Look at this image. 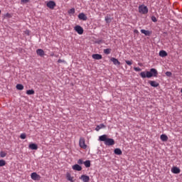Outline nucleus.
I'll return each instance as SVG.
<instances>
[{
  "mask_svg": "<svg viewBox=\"0 0 182 182\" xmlns=\"http://www.w3.org/2000/svg\"><path fill=\"white\" fill-rule=\"evenodd\" d=\"M157 75H159V73L156 68H151L150 71L140 73V76L143 79H146V77L150 79V77H153V76L157 77Z\"/></svg>",
  "mask_w": 182,
  "mask_h": 182,
  "instance_id": "f257e3e1",
  "label": "nucleus"
},
{
  "mask_svg": "<svg viewBox=\"0 0 182 182\" xmlns=\"http://www.w3.org/2000/svg\"><path fill=\"white\" fill-rule=\"evenodd\" d=\"M100 141H104L105 146H114V139L107 138V135L104 134L99 136Z\"/></svg>",
  "mask_w": 182,
  "mask_h": 182,
  "instance_id": "f03ea898",
  "label": "nucleus"
},
{
  "mask_svg": "<svg viewBox=\"0 0 182 182\" xmlns=\"http://www.w3.org/2000/svg\"><path fill=\"white\" fill-rule=\"evenodd\" d=\"M139 14L146 15V14H149V9L147 8V6H146L144 5H140L139 6Z\"/></svg>",
  "mask_w": 182,
  "mask_h": 182,
  "instance_id": "7ed1b4c3",
  "label": "nucleus"
},
{
  "mask_svg": "<svg viewBox=\"0 0 182 182\" xmlns=\"http://www.w3.org/2000/svg\"><path fill=\"white\" fill-rule=\"evenodd\" d=\"M79 146L81 147V149H87V145H86V143L85 142V138L81 137L79 141Z\"/></svg>",
  "mask_w": 182,
  "mask_h": 182,
  "instance_id": "20e7f679",
  "label": "nucleus"
},
{
  "mask_svg": "<svg viewBox=\"0 0 182 182\" xmlns=\"http://www.w3.org/2000/svg\"><path fill=\"white\" fill-rule=\"evenodd\" d=\"M74 31H75L76 33H78V35H83V28L80 26H75L74 28Z\"/></svg>",
  "mask_w": 182,
  "mask_h": 182,
  "instance_id": "39448f33",
  "label": "nucleus"
},
{
  "mask_svg": "<svg viewBox=\"0 0 182 182\" xmlns=\"http://www.w3.org/2000/svg\"><path fill=\"white\" fill-rule=\"evenodd\" d=\"M47 6L50 9H55V6H56V3L53 1H50L47 3Z\"/></svg>",
  "mask_w": 182,
  "mask_h": 182,
  "instance_id": "423d86ee",
  "label": "nucleus"
},
{
  "mask_svg": "<svg viewBox=\"0 0 182 182\" xmlns=\"http://www.w3.org/2000/svg\"><path fill=\"white\" fill-rule=\"evenodd\" d=\"M31 177L32 178V180H39V178H41V176H39L38 173H36V172H33L31 173Z\"/></svg>",
  "mask_w": 182,
  "mask_h": 182,
  "instance_id": "0eeeda50",
  "label": "nucleus"
},
{
  "mask_svg": "<svg viewBox=\"0 0 182 182\" xmlns=\"http://www.w3.org/2000/svg\"><path fill=\"white\" fill-rule=\"evenodd\" d=\"M78 18L80 21H87V16H86V14L84 13H80L78 15Z\"/></svg>",
  "mask_w": 182,
  "mask_h": 182,
  "instance_id": "6e6552de",
  "label": "nucleus"
},
{
  "mask_svg": "<svg viewBox=\"0 0 182 182\" xmlns=\"http://www.w3.org/2000/svg\"><path fill=\"white\" fill-rule=\"evenodd\" d=\"M80 178V180H82L83 182L90 181V178L89 177V176L82 175Z\"/></svg>",
  "mask_w": 182,
  "mask_h": 182,
  "instance_id": "1a4fd4ad",
  "label": "nucleus"
},
{
  "mask_svg": "<svg viewBox=\"0 0 182 182\" xmlns=\"http://www.w3.org/2000/svg\"><path fill=\"white\" fill-rule=\"evenodd\" d=\"M92 59H95V60H100V59H102L103 57L100 54H93L92 55Z\"/></svg>",
  "mask_w": 182,
  "mask_h": 182,
  "instance_id": "9d476101",
  "label": "nucleus"
},
{
  "mask_svg": "<svg viewBox=\"0 0 182 182\" xmlns=\"http://www.w3.org/2000/svg\"><path fill=\"white\" fill-rule=\"evenodd\" d=\"M149 83L151 86H152V87H159V84L154 80H150L149 81Z\"/></svg>",
  "mask_w": 182,
  "mask_h": 182,
  "instance_id": "9b49d317",
  "label": "nucleus"
},
{
  "mask_svg": "<svg viewBox=\"0 0 182 182\" xmlns=\"http://www.w3.org/2000/svg\"><path fill=\"white\" fill-rule=\"evenodd\" d=\"M72 168L75 171H82V166H80L79 164H75L73 166Z\"/></svg>",
  "mask_w": 182,
  "mask_h": 182,
  "instance_id": "f8f14e48",
  "label": "nucleus"
},
{
  "mask_svg": "<svg viewBox=\"0 0 182 182\" xmlns=\"http://www.w3.org/2000/svg\"><path fill=\"white\" fill-rule=\"evenodd\" d=\"M171 171L173 173V174H180L181 170L177 166H173L171 168Z\"/></svg>",
  "mask_w": 182,
  "mask_h": 182,
  "instance_id": "ddd939ff",
  "label": "nucleus"
},
{
  "mask_svg": "<svg viewBox=\"0 0 182 182\" xmlns=\"http://www.w3.org/2000/svg\"><path fill=\"white\" fill-rule=\"evenodd\" d=\"M36 53L38 56H45V51L41 48L36 50Z\"/></svg>",
  "mask_w": 182,
  "mask_h": 182,
  "instance_id": "4468645a",
  "label": "nucleus"
},
{
  "mask_svg": "<svg viewBox=\"0 0 182 182\" xmlns=\"http://www.w3.org/2000/svg\"><path fill=\"white\" fill-rule=\"evenodd\" d=\"M110 60H111V62H112L114 63V65L119 66L120 62L117 58H111Z\"/></svg>",
  "mask_w": 182,
  "mask_h": 182,
  "instance_id": "2eb2a0df",
  "label": "nucleus"
},
{
  "mask_svg": "<svg viewBox=\"0 0 182 182\" xmlns=\"http://www.w3.org/2000/svg\"><path fill=\"white\" fill-rule=\"evenodd\" d=\"M141 33H144V35H145L146 36H150V35H151V32L144 29L141 30Z\"/></svg>",
  "mask_w": 182,
  "mask_h": 182,
  "instance_id": "dca6fc26",
  "label": "nucleus"
},
{
  "mask_svg": "<svg viewBox=\"0 0 182 182\" xmlns=\"http://www.w3.org/2000/svg\"><path fill=\"white\" fill-rule=\"evenodd\" d=\"M28 147L31 150H38V145L36 144H31Z\"/></svg>",
  "mask_w": 182,
  "mask_h": 182,
  "instance_id": "f3484780",
  "label": "nucleus"
},
{
  "mask_svg": "<svg viewBox=\"0 0 182 182\" xmlns=\"http://www.w3.org/2000/svg\"><path fill=\"white\" fill-rule=\"evenodd\" d=\"M66 178L68 180V181L73 182V176L70 175V173L68 172L66 173Z\"/></svg>",
  "mask_w": 182,
  "mask_h": 182,
  "instance_id": "a211bd4d",
  "label": "nucleus"
},
{
  "mask_svg": "<svg viewBox=\"0 0 182 182\" xmlns=\"http://www.w3.org/2000/svg\"><path fill=\"white\" fill-rule=\"evenodd\" d=\"M105 127H106V125L101 124L96 127L95 130H96V132H99V130H100V129H105Z\"/></svg>",
  "mask_w": 182,
  "mask_h": 182,
  "instance_id": "6ab92c4d",
  "label": "nucleus"
},
{
  "mask_svg": "<svg viewBox=\"0 0 182 182\" xmlns=\"http://www.w3.org/2000/svg\"><path fill=\"white\" fill-rule=\"evenodd\" d=\"M114 153L115 154H117V156H121V154H122V149L119 148L115 149L114 151Z\"/></svg>",
  "mask_w": 182,
  "mask_h": 182,
  "instance_id": "aec40b11",
  "label": "nucleus"
},
{
  "mask_svg": "<svg viewBox=\"0 0 182 182\" xmlns=\"http://www.w3.org/2000/svg\"><path fill=\"white\" fill-rule=\"evenodd\" d=\"M159 56H161V58H166V56H167V52L165 50H161L159 52Z\"/></svg>",
  "mask_w": 182,
  "mask_h": 182,
  "instance_id": "412c9836",
  "label": "nucleus"
},
{
  "mask_svg": "<svg viewBox=\"0 0 182 182\" xmlns=\"http://www.w3.org/2000/svg\"><path fill=\"white\" fill-rule=\"evenodd\" d=\"M161 140L162 141H167V140H168V136H167V135H166V134H161Z\"/></svg>",
  "mask_w": 182,
  "mask_h": 182,
  "instance_id": "4be33fe9",
  "label": "nucleus"
},
{
  "mask_svg": "<svg viewBox=\"0 0 182 182\" xmlns=\"http://www.w3.org/2000/svg\"><path fill=\"white\" fill-rule=\"evenodd\" d=\"M16 87L17 90H23V85L21 84H17Z\"/></svg>",
  "mask_w": 182,
  "mask_h": 182,
  "instance_id": "5701e85b",
  "label": "nucleus"
},
{
  "mask_svg": "<svg viewBox=\"0 0 182 182\" xmlns=\"http://www.w3.org/2000/svg\"><path fill=\"white\" fill-rule=\"evenodd\" d=\"M110 52H112V49L110 48H106L104 50V53H105V55H110Z\"/></svg>",
  "mask_w": 182,
  "mask_h": 182,
  "instance_id": "b1692460",
  "label": "nucleus"
},
{
  "mask_svg": "<svg viewBox=\"0 0 182 182\" xmlns=\"http://www.w3.org/2000/svg\"><path fill=\"white\" fill-rule=\"evenodd\" d=\"M26 95H35V90H28L26 91Z\"/></svg>",
  "mask_w": 182,
  "mask_h": 182,
  "instance_id": "393cba45",
  "label": "nucleus"
},
{
  "mask_svg": "<svg viewBox=\"0 0 182 182\" xmlns=\"http://www.w3.org/2000/svg\"><path fill=\"white\" fill-rule=\"evenodd\" d=\"M6 161L4 159H0V167H4V166H6Z\"/></svg>",
  "mask_w": 182,
  "mask_h": 182,
  "instance_id": "a878e982",
  "label": "nucleus"
},
{
  "mask_svg": "<svg viewBox=\"0 0 182 182\" xmlns=\"http://www.w3.org/2000/svg\"><path fill=\"white\" fill-rule=\"evenodd\" d=\"M84 166H85V167L87 168L90 167V160L85 161L84 162Z\"/></svg>",
  "mask_w": 182,
  "mask_h": 182,
  "instance_id": "bb28decb",
  "label": "nucleus"
},
{
  "mask_svg": "<svg viewBox=\"0 0 182 182\" xmlns=\"http://www.w3.org/2000/svg\"><path fill=\"white\" fill-rule=\"evenodd\" d=\"M20 139H22V140H25L26 139V134L23 133L20 135Z\"/></svg>",
  "mask_w": 182,
  "mask_h": 182,
  "instance_id": "cd10ccee",
  "label": "nucleus"
},
{
  "mask_svg": "<svg viewBox=\"0 0 182 182\" xmlns=\"http://www.w3.org/2000/svg\"><path fill=\"white\" fill-rule=\"evenodd\" d=\"M0 156L1 157V158H4V157H6V153L5 152V151H1L0 152Z\"/></svg>",
  "mask_w": 182,
  "mask_h": 182,
  "instance_id": "c85d7f7f",
  "label": "nucleus"
},
{
  "mask_svg": "<svg viewBox=\"0 0 182 182\" xmlns=\"http://www.w3.org/2000/svg\"><path fill=\"white\" fill-rule=\"evenodd\" d=\"M105 21L107 23H110L112 22V19H110V18H109L108 16L105 17Z\"/></svg>",
  "mask_w": 182,
  "mask_h": 182,
  "instance_id": "c756f323",
  "label": "nucleus"
},
{
  "mask_svg": "<svg viewBox=\"0 0 182 182\" xmlns=\"http://www.w3.org/2000/svg\"><path fill=\"white\" fill-rule=\"evenodd\" d=\"M134 70H135V72H141V68H140L139 67H134Z\"/></svg>",
  "mask_w": 182,
  "mask_h": 182,
  "instance_id": "7c9ffc66",
  "label": "nucleus"
},
{
  "mask_svg": "<svg viewBox=\"0 0 182 182\" xmlns=\"http://www.w3.org/2000/svg\"><path fill=\"white\" fill-rule=\"evenodd\" d=\"M68 14H71L72 15H73V14H75V9H70L68 11Z\"/></svg>",
  "mask_w": 182,
  "mask_h": 182,
  "instance_id": "2f4dec72",
  "label": "nucleus"
},
{
  "mask_svg": "<svg viewBox=\"0 0 182 182\" xmlns=\"http://www.w3.org/2000/svg\"><path fill=\"white\" fill-rule=\"evenodd\" d=\"M125 62L127 65H129V66H132V65L133 64V63L130 60H126Z\"/></svg>",
  "mask_w": 182,
  "mask_h": 182,
  "instance_id": "473e14b6",
  "label": "nucleus"
},
{
  "mask_svg": "<svg viewBox=\"0 0 182 182\" xmlns=\"http://www.w3.org/2000/svg\"><path fill=\"white\" fill-rule=\"evenodd\" d=\"M151 21H152V22H157V18H156V16H152Z\"/></svg>",
  "mask_w": 182,
  "mask_h": 182,
  "instance_id": "72a5a7b5",
  "label": "nucleus"
},
{
  "mask_svg": "<svg viewBox=\"0 0 182 182\" xmlns=\"http://www.w3.org/2000/svg\"><path fill=\"white\" fill-rule=\"evenodd\" d=\"M77 164H84L83 160L79 159V160L77 161Z\"/></svg>",
  "mask_w": 182,
  "mask_h": 182,
  "instance_id": "f704fd0d",
  "label": "nucleus"
},
{
  "mask_svg": "<svg viewBox=\"0 0 182 182\" xmlns=\"http://www.w3.org/2000/svg\"><path fill=\"white\" fill-rule=\"evenodd\" d=\"M30 0H21V4H26L28 2H29Z\"/></svg>",
  "mask_w": 182,
  "mask_h": 182,
  "instance_id": "c9c22d12",
  "label": "nucleus"
},
{
  "mask_svg": "<svg viewBox=\"0 0 182 182\" xmlns=\"http://www.w3.org/2000/svg\"><path fill=\"white\" fill-rule=\"evenodd\" d=\"M166 76L170 77V76H171V72L168 71L166 73Z\"/></svg>",
  "mask_w": 182,
  "mask_h": 182,
  "instance_id": "e433bc0d",
  "label": "nucleus"
},
{
  "mask_svg": "<svg viewBox=\"0 0 182 182\" xmlns=\"http://www.w3.org/2000/svg\"><path fill=\"white\" fill-rule=\"evenodd\" d=\"M63 62H65V60H63L59 59V60H58V63H63Z\"/></svg>",
  "mask_w": 182,
  "mask_h": 182,
  "instance_id": "4c0bfd02",
  "label": "nucleus"
},
{
  "mask_svg": "<svg viewBox=\"0 0 182 182\" xmlns=\"http://www.w3.org/2000/svg\"><path fill=\"white\" fill-rule=\"evenodd\" d=\"M134 33H139V31L138 30H134Z\"/></svg>",
  "mask_w": 182,
  "mask_h": 182,
  "instance_id": "58836bf2",
  "label": "nucleus"
},
{
  "mask_svg": "<svg viewBox=\"0 0 182 182\" xmlns=\"http://www.w3.org/2000/svg\"><path fill=\"white\" fill-rule=\"evenodd\" d=\"M181 93H182V88H181Z\"/></svg>",
  "mask_w": 182,
  "mask_h": 182,
  "instance_id": "ea45409f",
  "label": "nucleus"
},
{
  "mask_svg": "<svg viewBox=\"0 0 182 182\" xmlns=\"http://www.w3.org/2000/svg\"><path fill=\"white\" fill-rule=\"evenodd\" d=\"M0 15H1V10H0Z\"/></svg>",
  "mask_w": 182,
  "mask_h": 182,
  "instance_id": "a19ab883",
  "label": "nucleus"
}]
</instances>
